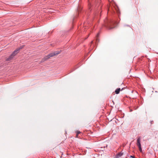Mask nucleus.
I'll return each mask as SVG.
<instances>
[{
  "instance_id": "obj_1",
  "label": "nucleus",
  "mask_w": 158,
  "mask_h": 158,
  "mask_svg": "<svg viewBox=\"0 0 158 158\" xmlns=\"http://www.w3.org/2000/svg\"><path fill=\"white\" fill-rule=\"evenodd\" d=\"M60 52V51H57L54 52L53 53H51L47 55L46 56L44 57V58L42 60L41 62H44L50 57L58 54Z\"/></svg>"
},
{
  "instance_id": "obj_2",
  "label": "nucleus",
  "mask_w": 158,
  "mask_h": 158,
  "mask_svg": "<svg viewBox=\"0 0 158 158\" xmlns=\"http://www.w3.org/2000/svg\"><path fill=\"white\" fill-rule=\"evenodd\" d=\"M141 139V138L140 136L138 137L137 139V145L138 146L139 150L140 152L142 151V149L141 147V144L140 143V141Z\"/></svg>"
},
{
  "instance_id": "obj_3",
  "label": "nucleus",
  "mask_w": 158,
  "mask_h": 158,
  "mask_svg": "<svg viewBox=\"0 0 158 158\" xmlns=\"http://www.w3.org/2000/svg\"><path fill=\"white\" fill-rule=\"evenodd\" d=\"M95 1L96 0H93V1L91 2L89 1L88 7L89 9H90L91 8H93L94 7V4Z\"/></svg>"
},
{
  "instance_id": "obj_4",
  "label": "nucleus",
  "mask_w": 158,
  "mask_h": 158,
  "mask_svg": "<svg viewBox=\"0 0 158 158\" xmlns=\"http://www.w3.org/2000/svg\"><path fill=\"white\" fill-rule=\"evenodd\" d=\"M107 22H106V21H105V23L106 24L105 25V26L106 27H110L111 23L112 22L111 21H107V20H106Z\"/></svg>"
},
{
  "instance_id": "obj_5",
  "label": "nucleus",
  "mask_w": 158,
  "mask_h": 158,
  "mask_svg": "<svg viewBox=\"0 0 158 158\" xmlns=\"http://www.w3.org/2000/svg\"><path fill=\"white\" fill-rule=\"evenodd\" d=\"M20 49V48H17L15 51H14L11 54L13 55L14 56L18 52Z\"/></svg>"
},
{
  "instance_id": "obj_6",
  "label": "nucleus",
  "mask_w": 158,
  "mask_h": 158,
  "mask_svg": "<svg viewBox=\"0 0 158 158\" xmlns=\"http://www.w3.org/2000/svg\"><path fill=\"white\" fill-rule=\"evenodd\" d=\"M20 49V48H17L15 51H14L11 54L13 55L14 56L18 52Z\"/></svg>"
},
{
  "instance_id": "obj_7",
  "label": "nucleus",
  "mask_w": 158,
  "mask_h": 158,
  "mask_svg": "<svg viewBox=\"0 0 158 158\" xmlns=\"http://www.w3.org/2000/svg\"><path fill=\"white\" fill-rule=\"evenodd\" d=\"M14 56L11 54L9 56V57H8V58H7L6 59V60L7 61H10V60H12L13 59Z\"/></svg>"
},
{
  "instance_id": "obj_8",
  "label": "nucleus",
  "mask_w": 158,
  "mask_h": 158,
  "mask_svg": "<svg viewBox=\"0 0 158 158\" xmlns=\"http://www.w3.org/2000/svg\"><path fill=\"white\" fill-rule=\"evenodd\" d=\"M123 153L120 152L118 153L116 156V158H119V157H121L123 155Z\"/></svg>"
},
{
  "instance_id": "obj_9",
  "label": "nucleus",
  "mask_w": 158,
  "mask_h": 158,
  "mask_svg": "<svg viewBox=\"0 0 158 158\" xmlns=\"http://www.w3.org/2000/svg\"><path fill=\"white\" fill-rule=\"evenodd\" d=\"M120 91V88H117L116 89L115 91V93L117 94H118L119 93V92Z\"/></svg>"
},
{
  "instance_id": "obj_10",
  "label": "nucleus",
  "mask_w": 158,
  "mask_h": 158,
  "mask_svg": "<svg viewBox=\"0 0 158 158\" xmlns=\"http://www.w3.org/2000/svg\"><path fill=\"white\" fill-rule=\"evenodd\" d=\"M80 133H81V132L80 131H77L76 132V134H76V137H78V135L79 134H80Z\"/></svg>"
},
{
  "instance_id": "obj_11",
  "label": "nucleus",
  "mask_w": 158,
  "mask_h": 158,
  "mask_svg": "<svg viewBox=\"0 0 158 158\" xmlns=\"http://www.w3.org/2000/svg\"><path fill=\"white\" fill-rule=\"evenodd\" d=\"M98 14L97 13V12H96L95 14V18H96V16L98 15Z\"/></svg>"
},
{
  "instance_id": "obj_12",
  "label": "nucleus",
  "mask_w": 158,
  "mask_h": 158,
  "mask_svg": "<svg viewBox=\"0 0 158 158\" xmlns=\"http://www.w3.org/2000/svg\"><path fill=\"white\" fill-rule=\"evenodd\" d=\"M130 158H134L135 157L134 156H130Z\"/></svg>"
},
{
  "instance_id": "obj_13",
  "label": "nucleus",
  "mask_w": 158,
  "mask_h": 158,
  "mask_svg": "<svg viewBox=\"0 0 158 158\" xmlns=\"http://www.w3.org/2000/svg\"><path fill=\"white\" fill-rule=\"evenodd\" d=\"M153 121H152L151 122V124H152V123H153Z\"/></svg>"
},
{
  "instance_id": "obj_14",
  "label": "nucleus",
  "mask_w": 158,
  "mask_h": 158,
  "mask_svg": "<svg viewBox=\"0 0 158 158\" xmlns=\"http://www.w3.org/2000/svg\"><path fill=\"white\" fill-rule=\"evenodd\" d=\"M101 8V6L99 8V9H100Z\"/></svg>"
},
{
  "instance_id": "obj_15",
  "label": "nucleus",
  "mask_w": 158,
  "mask_h": 158,
  "mask_svg": "<svg viewBox=\"0 0 158 158\" xmlns=\"http://www.w3.org/2000/svg\"><path fill=\"white\" fill-rule=\"evenodd\" d=\"M132 111V110H131L130 111Z\"/></svg>"
},
{
  "instance_id": "obj_16",
  "label": "nucleus",
  "mask_w": 158,
  "mask_h": 158,
  "mask_svg": "<svg viewBox=\"0 0 158 158\" xmlns=\"http://www.w3.org/2000/svg\"><path fill=\"white\" fill-rule=\"evenodd\" d=\"M98 35H97V36H98Z\"/></svg>"
},
{
  "instance_id": "obj_17",
  "label": "nucleus",
  "mask_w": 158,
  "mask_h": 158,
  "mask_svg": "<svg viewBox=\"0 0 158 158\" xmlns=\"http://www.w3.org/2000/svg\"><path fill=\"white\" fill-rule=\"evenodd\" d=\"M126 158H127V157H126Z\"/></svg>"
}]
</instances>
